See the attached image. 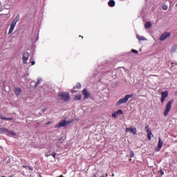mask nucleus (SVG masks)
Instances as JSON below:
<instances>
[{
    "mask_svg": "<svg viewBox=\"0 0 177 177\" xmlns=\"http://www.w3.org/2000/svg\"><path fill=\"white\" fill-rule=\"evenodd\" d=\"M19 15H18L17 16H16L15 19H14V20L12 21L11 25H10L8 35H10L15 30V27L17 26V23L19 22Z\"/></svg>",
    "mask_w": 177,
    "mask_h": 177,
    "instance_id": "nucleus-1",
    "label": "nucleus"
},
{
    "mask_svg": "<svg viewBox=\"0 0 177 177\" xmlns=\"http://www.w3.org/2000/svg\"><path fill=\"white\" fill-rule=\"evenodd\" d=\"M133 96V94L126 95L125 97H124V98H122L121 100H119V101H118V102L116 103V106H119L122 104L127 103L128 102V100Z\"/></svg>",
    "mask_w": 177,
    "mask_h": 177,
    "instance_id": "nucleus-2",
    "label": "nucleus"
},
{
    "mask_svg": "<svg viewBox=\"0 0 177 177\" xmlns=\"http://www.w3.org/2000/svg\"><path fill=\"white\" fill-rule=\"evenodd\" d=\"M73 122L72 121H66L65 120H63L60 121V122L58 123L56 126H55V129H60L61 127H66L68 126L69 124H71Z\"/></svg>",
    "mask_w": 177,
    "mask_h": 177,
    "instance_id": "nucleus-3",
    "label": "nucleus"
},
{
    "mask_svg": "<svg viewBox=\"0 0 177 177\" xmlns=\"http://www.w3.org/2000/svg\"><path fill=\"white\" fill-rule=\"evenodd\" d=\"M173 102H174V100H171V101H169L166 104V109H165V111H164L165 116H167L168 113L170 112L171 108L172 107Z\"/></svg>",
    "mask_w": 177,
    "mask_h": 177,
    "instance_id": "nucleus-4",
    "label": "nucleus"
},
{
    "mask_svg": "<svg viewBox=\"0 0 177 177\" xmlns=\"http://www.w3.org/2000/svg\"><path fill=\"white\" fill-rule=\"evenodd\" d=\"M59 97H60V99L65 102L70 100L69 93L67 92H62L60 94H59Z\"/></svg>",
    "mask_w": 177,
    "mask_h": 177,
    "instance_id": "nucleus-5",
    "label": "nucleus"
},
{
    "mask_svg": "<svg viewBox=\"0 0 177 177\" xmlns=\"http://www.w3.org/2000/svg\"><path fill=\"white\" fill-rule=\"evenodd\" d=\"M161 98H160V102L164 103L165 100H166L167 97H168V91H162L161 93Z\"/></svg>",
    "mask_w": 177,
    "mask_h": 177,
    "instance_id": "nucleus-6",
    "label": "nucleus"
},
{
    "mask_svg": "<svg viewBox=\"0 0 177 177\" xmlns=\"http://www.w3.org/2000/svg\"><path fill=\"white\" fill-rule=\"evenodd\" d=\"M28 58H30V53L28 52L24 53V55H22V60H24V64H26Z\"/></svg>",
    "mask_w": 177,
    "mask_h": 177,
    "instance_id": "nucleus-7",
    "label": "nucleus"
},
{
    "mask_svg": "<svg viewBox=\"0 0 177 177\" xmlns=\"http://www.w3.org/2000/svg\"><path fill=\"white\" fill-rule=\"evenodd\" d=\"M163 142L161 140V138H158V147L156 148V151L159 152L161 151V149L162 147Z\"/></svg>",
    "mask_w": 177,
    "mask_h": 177,
    "instance_id": "nucleus-8",
    "label": "nucleus"
},
{
    "mask_svg": "<svg viewBox=\"0 0 177 177\" xmlns=\"http://www.w3.org/2000/svg\"><path fill=\"white\" fill-rule=\"evenodd\" d=\"M122 114H123L122 110H121V109H118L117 111L113 112V113H112V117H113V118H117L118 117V115H122Z\"/></svg>",
    "mask_w": 177,
    "mask_h": 177,
    "instance_id": "nucleus-9",
    "label": "nucleus"
},
{
    "mask_svg": "<svg viewBox=\"0 0 177 177\" xmlns=\"http://www.w3.org/2000/svg\"><path fill=\"white\" fill-rule=\"evenodd\" d=\"M82 95L84 96V99H88V97L91 96V93L88 91L87 89L84 88L82 90Z\"/></svg>",
    "mask_w": 177,
    "mask_h": 177,
    "instance_id": "nucleus-10",
    "label": "nucleus"
},
{
    "mask_svg": "<svg viewBox=\"0 0 177 177\" xmlns=\"http://www.w3.org/2000/svg\"><path fill=\"white\" fill-rule=\"evenodd\" d=\"M131 132L133 135H136L137 134V131L136 128H131V127H128L126 128V133Z\"/></svg>",
    "mask_w": 177,
    "mask_h": 177,
    "instance_id": "nucleus-11",
    "label": "nucleus"
},
{
    "mask_svg": "<svg viewBox=\"0 0 177 177\" xmlns=\"http://www.w3.org/2000/svg\"><path fill=\"white\" fill-rule=\"evenodd\" d=\"M170 35H171V33H169V32H165L164 34L160 35V41H164L167 38L169 37Z\"/></svg>",
    "mask_w": 177,
    "mask_h": 177,
    "instance_id": "nucleus-12",
    "label": "nucleus"
},
{
    "mask_svg": "<svg viewBox=\"0 0 177 177\" xmlns=\"http://www.w3.org/2000/svg\"><path fill=\"white\" fill-rule=\"evenodd\" d=\"M93 177H105V174H104L102 172L97 171V173L95 174Z\"/></svg>",
    "mask_w": 177,
    "mask_h": 177,
    "instance_id": "nucleus-13",
    "label": "nucleus"
},
{
    "mask_svg": "<svg viewBox=\"0 0 177 177\" xmlns=\"http://www.w3.org/2000/svg\"><path fill=\"white\" fill-rule=\"evenodd\" d=\"M109 7L113 8L115 6V1L114 0H110L108 2Z\"/></svg>",
    "mask_w": 177,
    "mask_h": 177,
    "instance_id": "nucleus-14",
    "label": "nucleus"
},
{
    "mask_svg": "<svg viewBox=\"0 0 177 177\" xmlns=\"http://www.w3.org/2000/svg\"><path fill=\"white\" fill-rule=\"evenodd\" d=\"M15 93L16 95L19 96L20 93H21V89H20L19 88H16L15 89Z\"/></svg>",
    "mask_w": 177,
    "mask_h": 177,
    "instance_id": "nucleus-15",
    "label": "nucleus"
},
{
    "mask_svg": "<svg viewBox=\"0 0 177 177\" xmlns=\"http://www.w3.org/2000/svg\"><path fill=\"white\" fill-rule=\"evenodd\" d=\"M136 38H137V39H138L139 41H145V40H146L145 38V37L140 36V35H136Z\"/></svg>",
    "mask_w": 177,
    "mask_h": 177,
    "instance_id": "nucleus-16",
    "label": "nucleus"
},
{
    "mask_svg": "<svg viewBox=\"0 0 177 177\" xmlns=\"http://www.w3.org/2000/svg\"><path fill=\"white\" fill-rule=\"evenodd\" d=\"M177 50V45H174L173 46H171V51L174 53Z\"/></svg>",
    "mask_w": 177,
    "mask_h": 177,
    "instance_id": "nucleus-17",
    "label": "nucleus"
},
{
    "mask_svg": "<svg viewBox=\"0 0 177 177\" xmlns=\"http://www.w3.org/2000/svg\"><path fill=\"white\" fill-rule=\"evenodd\" d=\"M151 22H147L145 24V28L147 29L151 28Z\"/></svg>",
    "mask_w": 177,
    "mask_h": 177,
    "instance_id": "nucleus-18",
    "label": "nucleus"
},
{
    "mask_svg": "<svg viewBox=\"0 0 177 177\" xmlns=\"http://www.w3.org/2000/svg\"><path fill=\"white\" fill-rule=\"evenodd\" d=\"M0 131L2 133H9L8 129L6 128H1Z\"/></svg>",
    "mask_w": 177,
    "mask_h": 177,
    "instance_id": "nucleus-19",
    "label": "nucleus"
},
{
    "mask_svg": "<svg viewBox=\"0 0 177 177\" xmlns=\"http://www.w3.org/2000/svg\"><path fill=\"white\" fill-rule=\"evenodd\" d=\"M80 88H82L80 83L76 84L75 86H74V89H80Z\"/></svg>",
    "mask_w": 177,
    "mask_h": 177,
    "instance_id": "nucleus-20",
    "label": "nucleus"
},
{
    "mask_svg": "<svg viewBox=\"0 0 177 177\" xmlns=\"http://www.w3.org/2000/svg\"><path fill=\"white\" fill-rule=\"evenodd\" d=\"M82 99V95H77L74 97V100H80Z\"/></svg>",
    "mask_w": 177,
    "mask_h": 177,
    "instance_id": "nucleus-21",
    "label": "nucleus"
},
{
    "mask_svg": "<svg viewBox=\"0 0 177 177\" xmlns=\"http://www.w3.org/2000/svg\"><path fill=\"white\" fill-rule=\"evenodd\" d=\"M151 132H147V139H149V140H151Z\"/></svg>",
    "mask_w": 177,
    "mask_h": 177,
    "instance_id": "nucleus-22",
    "label": "nucleus"
},
{
    "mask_svg": "<svg viewBox=\"0 0 177 177\" xmlns=\"http://www.w3.org/2000/svg\"><path fill=\"white\" fill-rule=\"evenodd\" d=\"M145 130H147V133H151V130L149 129V126L145 127Z\"/></svg>",
    "mask_w": 177,
    "mask_h": 177,
    "instance_id": "nucleus-23",
    "label": "nucleus"
},
{
    "mask_svg": "<svg viewBox=\"0 0 177 177\" xmlns=\"http://www.w3.org/2000/svg\"><path fill=\"white\" fill-rule=\"evenodd\" d=\"M41 82V79H37V82L35 83V86H38V85L39 84V83Z\"/></svg>",
    "mask_w": 177,
    "mask_h": 177,
    "instance_id": "nucleus-24",
    "label": "nucleus"
},
{
    "mask_svg": "<svg viewBox=\"0 0 177 177\" xmlns=\"http://www.w3.org/2000/svg\"><path fill=\"white\" fill-rule=\"evenodd\" d=\"M8 133H9L10 134H11L13 136H17V133L13 131H8Z\"/></svg>",
    "mask_w": 177,
    "mask_h": 177,
    "instance_id": "nucleus-25",
    "label": "nucleus"
},
{
    "mask_svg": "<svg viewBox=\"0 0 177 177\" xmlns=\"http://www.w3.org/2000/svg\"><path fill=\"white\" fill-rule=\"evenodd\" d=\"M133 156H134V153H133V151H130V158H133Z\"/></svg>",
    "mask_w": 177,
    "mask_h": 177,
    "instance_id": "nucleus-26",
    "label": "nucleus"
},
{
    "mask_svg": "<svg viewBox=\"0 0 177 177\" xmlns=\"http://www.w3.org/2000/svg\"><path fill=\"white\" fill-rule=\"evenodd\" d=\"M131 52H132L133 53H134V54H138V51L136 50L132 49V50H131Z\"/></svg>",
    "mask_w": 177,
    "mask_h": 177,
    "instance_id": "nucleus-27",
    "label": "nucleus"
},
{
    "mask_svg": "<svg viewBox=\"0 0 177 177\" xmlns=\"http://www.w3.org/2000/svg\"><path fill=\"white\" fill-rule=\"evenodd\" d=\"M168 9V6H162V10H167Z\"/></svg>",
    "mask_w": 177,
    "mask_h": 177,
    "instance_id": "nucleus-28",
    "label": "nucleus"
},
{
    "mask_svg": "<svg viewBox=\"0 0 177 177\" xmlns=\"http://www.w3.org/2000/svg\"><path fill=\"white\" fill-rule=\"evenodd\" d=\"M0 119L2 120H6L7 119V118H5L3 116H0Z\"/></svg>",
    "mask_w": 177,
    "mask_h": 177,
    "instance_id": "nucleus-29",
    "label": "nucleus"
},
{
    "mask_svg": "<svg viewBox=\"0 0 177 177\" xmlns=\"http://www.w3.org/2000/svg\"><path fill=\"white\" fill-rule=\"evenodd\" d=\"M52 156H53V158H56V153H55V152L53 153Z\"/></svg>",
    "mask_w": 177,
    "mask_h": 177,
    "instance_id": "nucleus-30",
    "label": "nucleus"
},
{
    "mask_svg": "<svg viewBox=\"0 0 177 177\" xmlns=\"http://www.w3.org/2000/svg\"><path fill=\"white\" fill-rule=\"evenodd\" d=\"M13 120L12 118H7L6 119V120H8V121H12Z\"/></svg>",
    "mask_w": 177,
    "mask_h": 177,
    "instance_id": "nucleus-31",
    "label": "nucleus"
},
{
    "mask_svg": "<svg viewBox=\"0 0 177 177\" xmlns=\"http://www.w3.org/2000/svg\"><path fill=\"white\" fill-rule=\"evenodd\" d=\"M35 64V61L31 62V65L34 66Z\"/></svg>",
    "mask_w": 177,
    "mask_h": 177,
    "instance_id": "nucleus-32",
    "label": "nucleus"
},
{
    "mask_svg": "<svg viewBox=\"0 0 177 177\" xmlns=\"http://www.w3.org/2000/svg\"><path fill=\"white\" fill-rule=\"evenodd\" d=\"M28 168L29 170L32 171V168L31 167L28 166Z\"/></svg>",
    "mask_w": 177,
    "mask_h": 177,
    "instance_id": "nucleus-33",
    "label": "nucleus"
},
{
    "mask_svg": "<svg viewBox=\"0 0 177 177\" xmlns=\"http://www.w3.org/2000/svg\"><path fill=\"white\" fill-rule=\"evenodd\" d=\"M28 166L26 165H22V168H28Z\"/></svg>",
    "mask_w": 177,
    "mask_h": 177,
    "instance_id": "nucleus-34",
    "label": "nucleus"
},
{
    "mask_svg": "<svg viewBox=\"0 0 177 177\" xmlns=\"http://www.w3.org/2000/svg\"><path fill=\"white\" fill-rule=\"evenodd\" d=\"M51 124V122H48V123H46V125H50Z\"/></svg>",
    "mask_w": 177,
    "mask_h": 177,
    "instance_id": "nucleus-35",
    "label": "nucleus"
},
{
    "mask_svg": "<svg viewBox=\"0 0 177 177\" xmlns=\"http://www.w3.org/2000/svg\"><path fill=\"white\" fill-rule=\"evenodd\" d=\"M62 140V138H61L60 139H58V141H61Z\"/></svg>",
    "mask_w": 177,
    "mask_h": 177,
    "instance_id": "nucleus-36",
    "label": "nucleus"
},
{
    "mask_svg": "<svg viewBox=\"0 0 177 177\" xmlns=\"http://www.w3.org/2000/svg\"><path fill=\"white\" fill-rule=\"evenodd\" d=\"M104 177H108V174H106V175L104 176Z\"/></svg>",
    "mask_w": 177,
    "mask_h": 177,
    "instance_id": "nucleus-37",
    "label": "nucleus"
},
{
    "mask_svg": "<svg viewBox=\"0 0 177 177\" xmlns=\"http://www.w3.org/2000/svg\"><path fill=\"white\" fill-rule=\"evenodd\" d=\"M175 95H177V91H176V92H175Z\"/></svg>",
    "mask_w": 177,
    "mask_h": 177,
    "instance_id": "nucleus-38",
    "label": "nucleus"
},
{
    "mask_svg": "<svg viewBox=\"0 0 177 177\" xmlns=\"http://www.w3.org/2000/svg\"><path fill=\"white\" fill-rule=\"evenodd\" d=\"M79 37H82V38H84V37H82V36H79Z\"/></svg>",
    "mask_w": 177,
    "mask_h": 177,
    "instance_id": "nucleus-39",
    "label": "nucleus"
},
{
    "mask_svg": "<svg viewBox=\"0 0 177 177\" xmlns=\"http://www.w3.org/2000/svg\"><path fill=\"white\" fill-rule=\"evenodd\" d=\"M161 174H162V175L164 174V171H162Z\"/></svg>",
    "mask_w": 177,
    "mask_h": 177,
    "instance_id": "nucleus-40",
    "label": "nucleus"
},
{
    "mask_svg": "<svg viewBox=\"0 0 177 177\" xmlns=\"http://www.w3.org/2000/svg\"><path fill=\"white\" fill-rule=\"evenodd\" d=\"M59 177H64V176H63V175H61Z\"/></svg>",
    "mask_w": 177,
    "mask_h": 177,
    "instance_id": "nucleus-41",
    "label": "nucleus"
},
{
    "mask_svg": "<svg viewBox=\"0 0 177 177\" xmlns=\"http://www.w3.org/2000/svg\"><path fill=\"white\" fill-rule=\"evenodd\" d=\"M45 112V110H43V113Z\"/></svg>",
    "mask_w": 177,
    "mask_h": 177,
    "instance_id": "nucleus-42",
    "label": "nucleus"
},
{
    "mask_svg": "<svg viewBox=\"0 0 177 177\" xmlns=\"http://www.w3.org/2000/svg\"><path fill=\"white\" fill-rule=\"evenodd\" d=\"M9 177H13L12 176H10Z\"/></svg>",
    "mask_w": 177,
    "mask_h": 177,
    "instance_id": "nucleus-43",
    "label": "nucleus"
},
{
    "mask_svg": "<svg viewBox=\"0 0 177 177\" xmlns=\"http://www.w3.org/2000/svg\"><path fill=\"white\" fill-rule=\"evenodd\" d=\"M176 7H177V3L176 4Z\"/></svg>",
    "mask_w": 177,
    "mask_h": 177,
    "instance_id": "nucleus-44",
    "label": "nucleus"
},
{
    "mask_svg": "<svg viewBox=\"0 0 177 177\" xmlns=\"http://www.w3.org/2000/svg\"><path fill=\"white\" fill-rule=\"evenodd\" d=\"M1 177H6V176H1Z\"/></svg>",
    "mask_w": 177,
    "mask_h": 177,
    "instance_id": "nucleus-45",
    "label": "nucleus"
}]
</instances>
